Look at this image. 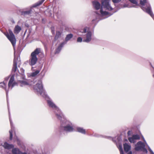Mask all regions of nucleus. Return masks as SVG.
Wrapping results in <instances>:
<instances>
[{
    "mask_svg": "<svg viewBox=\"0 0 154 154\" xmlns=\"http://www.w3.org/2000/svg\"><path fill=\"white\" fill-rule=\"evenodd\" d=\"M52 32L53 34H54V30H53V29H52Z\"/></svg>",
    "mask_w": 154,
    "mask_h": 154,
    "instance_id": "e433bc0d",
    "label": "nucleus"
},
{
    "mask_svg": "<svg viewBox=\"0 0 154 154\" xmlns=\"http://www.w3.org/2000/svg\"><path fill=\"white\" fill-rule=\"evenodd\" d=\"M31 11V10H30L28 11H25L23 12L22 13V14L23 15H25L27 14H29L30 13Z\"/></svg>",
    "mask_w": 154,
    "mask_h": 154,
    "instance_id": "cd10ccee",
    "label": "nucleus"
},
{
    "mask_svg": "<svg viewBox=\"0 0 154 154\" xmlns=\"http://www.w3.org/2000/svg\"><path fill=\"white\" fill-rule=\"evenodd\" d=\"M112 2L114 3H117L121 1V0H112Z\"/></svg>",
    "mask_w": 154,
    "mask_h": 154,
    "instance_id": "473e14b6",
    "label": "nucleus"
},
{
    "mask_svg": "<svg viewBox=\"0 0 154 154\" xmlns=\"http://www.w3.org/2000/svg\"><path fill=\"white\" fill-rule=\"evenodd\" d=\"M96 12V14H98V13H97V12Z\"/></svg>",
    "mask_w": 154,
    "mask_h": 154,
    "instance_id": "a18cd8bd",
    "label": "nucleus"
},
{
    "mask_svg": "<svg viewBox=\"0 0 154 154\" xmlns=\"http://www.w3.org/2000/svg\"><path fill=\"white\" fill-rule=\"evenodd\" d=\"M8 33H5V35L11 42L13 46H14L16 43V39L15 36L12 31L10 29L8 30Z\"/></svg>",
    "mask_w": 154,
    "mask_h": 154,
    "instance_id": "423d86ee",
    "label": "nucleus"
},
{
    "mask_svg": "<svg viewBox=\"0 0 154 154\" xmlns=\"http://www.w3.org/2000/svg\"><path fill=\"white\" fill-rule=\"evenodd\" d=\"M20 85L21 86L29 85L28 83L25 81H20Z\"/></svg>",
    "mask_w": 154,
    "mask_h": 154,
    "instance_id": "4be33fe9",
    "label": "nucleus"
},
{
    "mask_svg": "<svg viewBox=\"0 0 154 154\" xmlns=\"http://www.w3.org/2000/svg\"><path fill=\"white\" fill-rule=\"evenodd\" d=\"M153 77H154V74H153Z\"/></svg>",
    "mask_w": 154,
    "mask_h": 154,
    "instance_id": "c03bdc74",
    "label": "nucleus"
},
{
    "mask_svg": "<svg viewBox=\"0 0 154 154\" xmlns=\"http://www.w3.org/2000/svg\"><path fill=\"white\" fill-rule=\"evenodd\" d=\"M66 43L64 42L61 43L60 45L58 47L57 49L55 52V53H58L59 52L61 49V48L63 47L64 44Z\"/></svg>",
    "mask_w": 154,
    "mask_h": 154,
    "instance_id": "aec40b11",
    "label": "nucleus"
},
{
    "mask_svg": "<svg viewBox=\"0 0 154 154\" xmlns=\"http://www.w3.org/2000/svg\"><path fill=\"white\" fill-rule=\"evenodd\" d=\"M112 9L113 8L110 5L109 1L107 0L102 1L100 10V13L102 16L111 15L112 14L109 15V13L106 10L112 11Z\"/></svg>",
    "mask_w": 154,
    "mask_h": 154,
    "instance_id": "f257e3e1",
    "label": "nucleus"
},
{
    "mask_svg": "<svg viewBox=\"0 0 154 154\" xmlns=\"http://www.w3.org/2000/svg\"><path fill=\"white\" fill-rule=\"evenodd\" d=\"M145 145L141 141L138 142L137 144V146L135 147V149L136 150H139L142 149H144Z\"/></svg>",
    "mask_w": 154,
    "mask_h": 154,
    "instance_id": "9d476101",
    "label": "nucleus"
},
{
    "mask_svg": "<svg viewBox=\"0 0 154 154\" xmlns=\"http://www.w3.org/2000/svg\"><path fill=\"white\" fill-rule=\"evenodd\" d=\"M133 137L135 140H139L140 139V137L137 135H134L132 136Z\"/></svg>",
    "mask_w": 154,
    "mask_h": 154,
    "instance_id": "c85d7f7f",
    "label": "nucleus"
},
{
    "mask_svg": "<svg viewBox=\"0 0 154 154\" xmlns=\"http://www.w3.org/2000/svg\"><path fill=\"white\" fill-rule=\"evenodd\" d=\"M34 89L35 92L37 93H39L42 97H45L46 99L48 98V97L45 94L43 89L42 82L41 81L39 82V83L35 85L34 88Z\"/></svg>",
    "mask_w": 154,
    "mask_h": 154,
    "instance_id": "20e7f679",
    "label": "nucleus"
},
{
    "mask_svg": "<svg viewBox=\"0 0 154 154\" xmlns=\"http://www.w3.org/2000/svg\"><path fill=\"white\" fill-rule=\"evenodd\" d=\"M18 58L15 55L14 56V60L13 66L12 69V72H15L17 69V62L18 60Z\"/></svg>",
    "mask_w": 154,
    "mask_h": 154,
    "instance_id": "1a4fd4ad",
    "label": "nucleus"
},
{
    "mask_svg": "<svg viewBox=\"0 0 154 154\" xmlns=\"http://www.w3.org/2000/svg\"><path fill=\"white\" fill-rule=\"evenodd\" d=\"M94 7L96 9L98 10L100 7V4L98 2L94 1L92 2Z\"/></svg>",
    "mask_w": 154,
    "mask_h": 154,
    "instance_id": "4468645a",
    "label": "nucleus"
},
{
    "mask_svg": "<svg viewBox=\"0 0 154 154\" xmlns=\"http://www.w3.org/2000/svg\"><path fill=\"white\" fill-rule=\"evenodd\" d=\"M8 109H9V108H8ZM8 111H9V110H8ZM9 120H10L11 121V118H10V113H9Z\"/></svg>",
    "mask_w": 154,
    "mask_h": 154,
    "instance_id": "c9c22d12",
    "label": "nucleus"
},
{
    "mask_svg": "<svg viewBox=\"0 0 154 154\" xmlns=\"http://www.w3.org/2000/svg\"><path fill=\"white\" fill-rule=\"evenodd\" d=\"M129 1L131 3H133L134 4V5L132 7H134L135 8H137L138 6L139 5L138 4L137 0H129Z\"/></svg>",
    "mask_w": 154,
    "mask_h": 154,
    "instance_id": "6ab92c4d",
    "label": "nucleus"
},
{
    "mask_svg": "<svg viewBox=\"0 0 154 154\" xmlns=\"http://www.w3.org/2000/svg\"><path fill=\"white\" fill-rule=\"evenodd\" d=\"M9 79V76H8L5 78V80L3 82L0 83V86H1L3 88L5 89V87L6 86V83H5L7 81H8Z\"/></svg>",
    "mask_w": 154,
    "mask_h": 154,
    "instance_id": "dca6fc26",
    "label": "nucleus"
},
{
    "mask_svg": "<svg viewBox=\"0 0 154 154\" xmlns=\"http://www.w3.org/2000/svg\"><path fill=\"white\" fill-rule=\"evenodd\" d=\"M16 140L17 141H19V140H18V139L17 137L16 138Z\"/></svg>",
    "mask_w": 154,
    "mask_h": 154,
    "instance_id": "ea45409f",
    "label": "nucleus"
},
{
    "mask_svg": "<svg viewBox=\"0 0 154 154\" xmlns=\"http://www.w3.org/2000/svg\"><path fill=\"white\" fill-rule=\"evenodd\" d=\"M124 148L125 152H128L131 148V146L127 143L124 144Z\"/></svg>",
    "mask_w": 154,
    "mask_h": 154,
    "instance_id": "f3484780",
    "label": "nucleus"
},
{
    "mask_svg": "<svg viewBox=\"0 0 154 154\" xmlns=\"http://www.w3.org/2000/svg\"><path fill=\"white\" fill-rule=\"evenodd\" d=\"M120 152V154H124L123 152V149H122V145H120L119 146V147H118Z\"/></svg>",
    "mask_w": 154,
    "mask_h": 154,
    "instance_id": "a878e982",
    "label": "nucleus"
},
{
    "mask_svg": "<svg viewBox=\"0 0 154 154\" xmlns=\"http://www.w3.org/2000/svg\"><path fill=\"white\" fill-rule=\"evenodd\" d=\"M72 36L73 35L71 34L67 35L66 38V41H67L69 40L72 37Z\"/></svg>",
    "mask_w": 154,
    "mask_h": 154,
    "instance_id": "393cba45",
    "label": "nucleus"
},
{
    "mask_svg": "<svg viewBox=\"0 0 154 154\" xmlns=\"http://www.w3.org/2000/svg\"><path fill=\"white\" fill-rule=\"evenodd\" d=\"M45 0H42L41 1H39L38 2L36 3V6L42 4L43 3V2L45 1Z\"/></svg>",
    "mask_w": 154,
    "mask_h": 154,
    "instance_id": "7c9ffc66",
    "label": "nucleus"
},
{
    "mask_svg": "<svg viewBox=\"0 0 154 154\" xmlns=\"http://www.w3.org/2000/svg\"><path fill=\"white\" fill-rule=\"evenodd\" d=\"M40 51V48H38L36 49L32 53L29 61L30 65L33 66L36 64L38 60L37 56L39 54Z\"/></svg>",
    "mask_w": 154,
    "mask_h": 154,
    "instance_id": "7ed1b4c3",
    "label": "nucleus"
},
{
    "mask_svg": "<svg viewBox=\"0 0 154 154\" xmlns=\"http://www.w3.org/2000/svg\"><path fill=\"white\" fill-rule=\"evenodd\" d=\"M21 28L18 25H16L14 29V32L16 34H18L21 30Z\"/></svg>",
    "mask_w": 154,
    "mask_h": 154,
    "instance_id": "2eb2a0df",
    "label": "nucleus"
},
{
    "mask_svg": "<svg viewBox=\"0 0 154 154\" xmlns=\"http://www.w3.org/2000/svg\"><path fill=\"white\" fill-rule=\"evenodd\" d=\"M77 130L79 132L83 134H85V130L83 129V128H80L77 127Z\"/></svg>",
    "mask_w": 154,
    "mask_h": 154,
    "instance_id": "412c9836",
    "label": "nucleus"
},
{
    "mask_svg": "<svg viewBox=\"0 0 154 154\" xmlns=\"http://www.w3.org/2000/svg\"><path fill=\"white\" fill-rule=\"evenodd\" d=\"M14 81V75H13L11 76L8 83V86L9 88H11L12 89L14 86L17 85V83Z\"/></svg>",
    "mask_w": 154,
    "mask_h": 154,
    "instance_id": "0eeeda50",
    "label": "nucleus"
},
{
    "mask_svg": "<svg viewBox=\"0 0 154 154\" xmlns=\"http://www.w3.org/2000/svg\"><path fill=\"white\" fill-rule=\"evenodd\" d=\"M6 95H7H7H8V91H6Z\"/></svg>",
    "mask_w": 154,
    "mask_h": 154,
    "instance_id": "a19ab883",
    "label": "nucleus"
},
{
    "mask_svg": "<svg viewBox=\"0 0 154 154\" xmlns=\"http://www.w3.org/2000/svg\"><path fill=\"white\" fill-rule=\"evenodd\" d=\"M49 106L52 108L56 110L59 114L56 113V115L58 119H61L62 118L63 115L61 113L59 109V108L55 105V104L51 100H47Z\"/></svg>",
    "mask_w": 154,
    "mask_h": 154,
    "instance_id": "39448f33",
    "label": "nucleus"
},
{
    "mask_svg": "<svg viewBox=\"0 0 154 154\" xmlns=\"http://www.w3.org/2000/svg\"><path fill=\"white\" fill-rule=\"evenodd\" d=\"M61 33L60 32H57L56 35L55 37V40H56L61 35Z\"/></svg>",
    "mask_w": 154,
    "mask_h": 154,
    "instance_id": "5701e85b",
    "label": "nucleus"
},
{
    "mask_svg": "<svg viewBox=\"0 0 154 154\" xmlns=\"http://www.w3.org/2000/svg\"><path fill=\"white\" fill-rule=\"evenodd\" d=\"M131 132L130 131H129L128 133V135H130L131 134Z\"/></svg>",
    "mask_w": 154,
    "mask_h": 154,
    "instance_id": "f704fd0d",
    "label": "nucleus"
},
{
    "mask_svg": "<svg viewBox=\"0 0 154 154\" xmlns=\"http://www.w3.org/2000/svg\"><path fill=\"white\" fill-rule=\"evenodd\" d=\"M87 28V27L84 28L83 29H82L81 30L80 32L82 33H85L86 32Z\"/></svg>",
    "mask_w": 154,
    "mask_h": 154,
    "instance_id": "c756f323",
    "label": "nucleus"
},
{
    "mask_svg": "<svg viewBox=\"0 0 154 154\" xmlns=\"http://www.w3.org/2000/svg\"><path fill=\"white\" fill-rule=\"evenodd\" d=\"M128 154H132V153L131 152H129Z\"/></svg>",
    "mask_w": 154,
    "mask_h": 154,
    "instance_id": "58836bf2",
    "label": "nucleus"
},
{
    "mask_svg": "<svg viewBox=\"0 0 154 154\" xmlns=\"http://www.w3.org/2000/svg\"><path fill=\"white\" fill-rule=\"evenodd\" d=\"M22 70H23V73L24 72V70L23 69H22Z\"/></svg>",
    "mask_w": 154,
    "mask_h": 154,
    "instance_id": "37998d69",
    "label": "nucleus"
},
{
    "mask_svg": "<svg viewBox=\"0 0 154 154\" xmlns=\"http://www.w3.org/2000/svg\"><path fill=\"white\" fill-rule=\"evenodd\" d=\"M63 130L66 131L70 132L73 131V128L70 125H68L63 127Z\"/></svg>",
    "mask_w": 154,
    "mask_h": 154,
    "instance_id": "ddd939ff",
    "label": "nucleus"
},
{
    "mask_svg": "<svg viewBox=\"0 0 154 154\" xmlns=\"http://www.w3.org/2000/svg\"><path fill=\"white\" fill-rule=\"evenodd\" d=\"M2 146L5 149H9L14 147V146L13 145L7 143L5 142L3 144H2Z\"/></svg>",
    "mask_w": 154,
    "mask_h": 154,
    "instance_id": "f8f14e48",
    "label": "nucleus"
},
{
    "mask_svg": "<svg viewBox=\"0 0 154 154\" xmlns=\"http://www.w3.org/2000/svg\"><path fill=\"white\" fill-rule=\"evenodd\" d=\"M10 122L11 125V130H10L9 131V133H10V138L11 140L12 139V137H13L12 133L14 129V127L13 126L12 123V121H11L10 120Z\"/></svg>",
    "mask_w": 154,
    "mask_h": 154,
    "instance_id": "a211bd4d",
    "label": "nucleus"
},
{
    "mask_svg": "<svg viewBox=\"0 0 154 154\" xmlns=\"http://www.w3.org/2000/svg\"><path fill=\"white\" fill-rule=\"evenodd\" d=\"M82 39L81 37H79L77 38V41L78 42H81L82 41Z\"/></svg>",
    "mask_w": 154,
    "mask_h": 154,
    "instance_id": "2f4dec72",
    "label": "nucleus"
},
{
    "mask_svg": "<svg viewBox=\"0 0 154 154\" xmlns=\"http://www.w3.org/2000/svg\"><path fill=\"white\" fill-rule=\"evenodd\" d=\"M143 141L144 142H146L145 140V139H144V138L143 137Z\"/></svg>",
    "mask_w": 154,
    "mask_h": 154,
    "instance_id": "79ce46f5",
    "label": "nucleus"
},
{
    "mask_svg": "<svg viewBox=\"0 0 154 154\" xmlns=\"http://www.w3.org/2000/svg\"><path fill=\"white\" fill-rule=\"evenodd\" d=\"M140 4L142 5L141 8L143 10L149 14L154 20V15L151 11L150 5L147 0H140Z\"/></svg>",
    "mask_w": 154,
    "mask_h": 154,
    "instance_id": "f03ea898",
    "label": "nucleus"
},
{
    "mask_svg": "<svg viewBox=\"0 0 154 154\" xmlns=\"http://www.w3.org/2000/svg\"><path fill=\"white\" fill-rule=\"evenodd\" d=\"M128 139L129 142L131 143H134L136 142L135 140L134 139L132 136V137H129L128 138Z\"/></svg>",
    "mask_w": 154,
    "mask_h": 154,
    "instance_id": "b1692460",
    "label": "nucleus"
},
{
    "mask_svg": "<svg viewBox=\"0 0 154 154\" xmlns=\"http://www.w3.org/2000/svg\"><path fill=\"white\" fill-rule=\"evenodd\" d=\"M12 154H27L26 152H22L18 148H14L12 149ZM6 154H11L8 152Z\"/></svg>",
    "mask_w": 154,
    "mask_h": 154,
    "instance_id": "9b49d317",
    "label": "nucleus"
},
{
    "mask_svg": "<svg viewBox=\"0 0 154 154\" xmlns=\"http://www.w3.org/2000/svg\"><path fill=\"white\" fill-rule=\"evenodd\" d=\"M148 149L149 151L150 152L151 154H154V152L148 146Z\"/></svg>",
    "mask_w": 154,
    "mask_h": 154,
    "instance_id": "72a5a7b5",
    "label": "nucleus"
},
{
    "mask_svg": "<svg viewBox=\"0 0 154 154\" xmlns=\"http://www.w3.org/2000/svg\"><path fill=\"white\" fill-rule=\"evenodd\" d=\"M39 72V71L38 70L34 72H33L32 74V76H35L38 74Z\"/></svg>",
    "mask_w": 154,
    "mask_h": 154,
    "instance_id": "bb28decb",
    "label": "nucleus"
},
{
    "mask_svg": "<svg viewBox=\"0 0 154 154\" xmlns=\"http://www.w3.org/2000/svg\"><path fill=\"white\" fill-rule=\"evenodd\" d=\"M92 33L90 31L87 32V33L85 35V38H84L83 42H90L91 39Z\"/></svg>",
    "mask_w": 154,
    "mask_h": 154,
    "instance_id": "6e6552de",
    "label": "nucleus"
},
{
    "mask_svg": "<svg viewBox=\"0 0 154 154\" xmlns=\"http://www.w3.org/2000/svg\"><path fill=\"white\" fill-rule=\"evenodd\" d=\"M144 150H145V151L146 152V153H147V150L146 149H144Z\"/></svg>",
    "mask_w": 154,
    "mask_h": 154,
    "instance_id": "4c0bfd02",
    "label": "nucleus"
}]
</instances>
